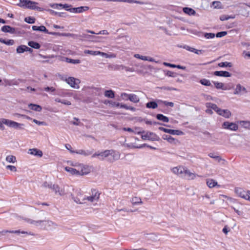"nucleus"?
<instances>
[{
  "mask_svg": "<svg viewBox=\"0 0 250 250\" xmlns=\"http://www.w3.org/2000/svg\"><path fill=\"white\" fill-rule=\"evenodd\" d=\"M120 153L119 152L113 149L105 150L99 153V160L103 161L105 159L110 162L113 163L119 160L120 158Z\"/></svg>",
  "mask_w": 250,
  "mask_h": 250,
  "instance_id": "obj_1",
  "label": "nucleus"
},
{
  "mask_svg": "<svg viewBox=\"0 0 250 250\" xmlns=\"http://www.w3.org/2000/svg\"><path fill=\"white\" fill-rule=\"evenodd\" d=\"M24 220L27 223L34 225L36 227H40L41 229H48L51 227L56 226L55 224L49 220L35 221L29 218H26Z\"/></svg>",
  "mask_w": 250,
  "mask_h": 250,
  "instance_id": "obj_2",
  "label": "nucleus"
},
{
  "mask_svg": "<svg viewBox=\"0 0 250 250\" xmlns=\"http://www.w3.org/2000/svg\"><path fill=\"white\" fill-rule=\"evenodd\" d=\"M2 123L7 126L14 128L15 129H23V127L24 126V125L23 124L18 123L15 121L4 118H2Z\"/></svg>",
  "mask_w": 250,
  "mask_h": 250,
  "instance_id": "obj_3",
  "label": "nucleus"
},
{
  "mask_svg": "<svg viewBox=\"0 0 250 250\" xmlns=\"http://www.w3.org/2000/svg\"><path fill=\"white\" fill-rule=\"evenodd\" d=\"M92 194L89 196H84L82 200L86 202L88 201L91 203L97 201L100 197V193L96 189H93L91 190Z\"/></svg>",
  "mask_w": 250,
  "mask_h": 250,
  "instance_id": "obj_4",
  "label": "nucleus"
},
{
  "mask_svg": "<svg viewBox=\"0 0 250 250\" xmlns=\"http://www.w3.org/2000/svg\"><path fill=\"white\" fill-rule=\"evenodd\" d=\"M144 133L141 136L142 139L144 140H148L152 141H159L160 140V137L153 132H146Z\"/></svg>",
  "mask_w": 250,
  "mask_h": 250,
  "instance_id": "obj_5",
  "label": "nucleus"
},
{
  "mask_svg": "<svg viewBox=\"0 0 250 250\" xmlns=\"http://www.w3.org/2000/svg\"><path fill=\"white\" fill-rule=\"evenodd\" d=\"M222 127L224 129L234 131L237 130L238 129V126L236 124L228 121L224 122L222 124Z\"/></svg>",
  "mask_w": 250,
  "mask_h": 250,
  "instance_id": "obj_6",
  "label": "nucleus"
},
{
  "mask_svg": "<svg viewBox=\"0 0 250 250\" xmlns=\"http://www.w3.org/2000/svg\"><path fill=\"white\" fill-rule=\"evenodd\" d=\"M91 167L88 165H84L83 164H80L79 165V175H84L89 173L91 171Z\"/></svg>",
  "mask_w": 250,
  "mask_h": 250,
  "instance_id": "obj_7",
  "label": "nucleus"
},
{
  "mask_svg": "<svg viewBox=\"0 0 250 250\" xmlns=\"http://www.w3.org/2000/svg\"><path fill=\"white\" fill-rule=\"evenodd\" d=\"M66 83L69 84L72 87L75 88H79L78 84L80 83V81L79 79H75L74 77H70L65 79Z\"/></svg>",
  "mask_w": 250,
  "mask_h": 250,
  "instance_id": "obj_8",
  "label": "nucleus"
},
{
  "mask_svg": "<svg viewBox=\"0 0 250 250\" xmlns=\"http://www.w3.org/2000/svg\"><path fill=\"white\" fill-rule=\"evenodd\" d=\"M159 129L166 133H167L172 135H182L184 134V132L179 130L167 129L163 127H159Z\"/></svg>",
  "mask_w": 250,
  "mask_h": 250,
  "instance_id": "obj_9",
  "label": "nucleus"
},
{
  "mask_svg": "<svg viewBox=\"0 0 250 250\" xmlns=\"http://www.w3.org/2000/svg\"><path fill=\"white\" fill-rule=\"evenodd\" d=\"M32 29L34 31H38L41 32H43L45 33L50 34V35H56L58 33L55 32H49L48 30L46 28V27L43 25H41L40 26H32Z\"/></svg>",
  "mask_w": 250,
  "mask_h": 250,
  "instance_id": "obj_10",
  "label": "nucleus"
},
{
  "mask_svg": "<svg viewBox=\"0 0 250 250\" xmlns=\"http://www.w3.org/2000/svg\"><path fill=\"white\" fill-rule=\"evenodd\" d=\"M185 168L186 167L182 166H178L172 168L171 169V171L175 174L178 175H181V176H183Z\"/></svg>",
  "mask_w": 250,
  "mask_h": 250,
  "instance_id": "obj_11",
  "label": "nucleus"
},
{
  "mask_svg": "<svg viewBox=\"0 0 250 250\" xmlns=\"http://www.w3.org/2000/svg\"><path fill=\"white\" fill-rule=\"evenodd\" d=\"M89 7L88 6H80L79 7H72L71 9L69 10V12L75 13H80L86 11L89 9Z\"/></svg>",
  "mask_w": 250,
  "mask_h": 250,
  "instance_id": "obj_12",
  "label": "nucleus"
},
{
  "mask_svg": "<svg viewBox=\"0 0 250 250\" xmlns=\"http://www.w3.org/2000/svg\"><path fill=\"white\" fill-rule=\"evenodd\" d=\"M38 3L35 1H31L29 0L27 1V3L26 5L25 8H28L32 10H41V8L37 6V5Z\"/></svg>",
  "mask_w": 250,
  "mask_h": 250,
  "instance_id": "obj_13",
  "label": "nucleus"
},
{
  "mask_svg": "<svg viewBox=\"0 0 250 250\" xmlns=\"http://www.w3.org/2000/svg\"><path fill=\"white\" fill-rule=\"evenodd\" d=\"M183 176L188 180H193L195 178L196 174L190 172L188 168H185Z\"/></svg>",
  "mask_w": 250,
  "mask_h": 250,
  "instance_id": "obj_14",
  "label": "nucleus"
},
{
  "mask_svg": "<svg viewBox=\"0 0 250 250\" xmlns=\"http://www.w3.org/2000/svg\"><path fill=\"white\" fill-rule=\"evenodd\" d=\"M93 153V149H91V150L79 149V150H75V153L83 155L85 157L88 156L90 155H92V154Z\"/></svg>",
  "mask_w": 250,
  "mask_h": 250,
  "instance_id": "obj_15",
  "label": "nucleus"
},
{
  "mask_svg": "<svg viewBox=\"0 0 250 250\" xmlns=\"http://www.w3.org/2000/svg\"><path fill=\"white\" fill-rule=\"evenodd\" d=\"M50 188L52 189L55 193H58L60 196H62L65 194L64 190L61 189L57 185H52V186L50 187Z\"/></svg>",
  "mask_w": 250,
  "mask_h": 250,
  "instance_id": "obj_16",
  "label": "nucleus"
},
{
  "mask_svg": "<svg viewBox=\"0 0 250 250\" xmlns=\"http://www.w3.org/2000/svg\"><path fill=\"white\" fill-rule=\"evenodd\" d=\"M213 75L216 76L230 77L231 74L226 71H216L213 72Z\"/></svg>",
  "mask_w": 250,
  "mask_h": 250,
  "instance_id": "obj_17",
  "label": "nucleus"
},
{
  "mask_svg": "<svg viewBox=\"0 0 250 250\" xmlns=\"http://www.w3.org/2000/svg\"><path fill=\"white\" fill-rule=\"evenodd\" d=\"M28 153L39 157H42L43 155L42 151L37 148L29 149L28 150Z\"/></svg>",
  "mask_w": 250,
  "mask_h": 250,
  "instance_id": "obj_18",
  "label": "nucleus"
},
{
  "mask_svg": "<svg viewBox=\"0 0 250 250\" xmlns=\"http://www.w3.org/2000/svg\"><path fill=\"white\" fill-rule=\"evenodd\" d=\"M82 37L84 38L85 40L88 41H90L92 42H98L97 39L100 38V37H96L94 36H92L88 34H83L82 35Z\"/></svg>",
  "mask_w": 250,
  "mask_h": 250,
  "instance_id": "obj_19",
  "label": "nucleus"
},
{
  "mask_svg": "<svg viewBox=\"0 0 250 250\" xmlns=\"http://www.w3.org/2000/svg\"><path fill=\"white\" fill-rule=\"evenodd\" d=\"M218 114L226 118H229L231 116V113L228 109H220L219 110Z\"/></svg>",
  "mask_w": 250,
  "mask_h": 250,
  "instance_id": "obj_20",
  "label": "nucleus"
},
{
  "mask_svg": "<svg viewBox=\"0 0 250 250\" xmlns=\"http://www.w3.org/2000/svg\"><path fill=\"white\" fill-rule=\"evenodd\" d=\"M206 183L209 188H213L215 186H217L218 187H220V185H218L217 182L212 179H207Z\"/></svg>",
  "mask_w": 250,
  "mask_h": 250,
  "instance_id": "obj_21",
  "label": "nucleus"
},
{
  "mask_svg": "<svg viewBox=\"0 0 250 250\" xmlns=\"http://www.w3.org/2000/svg\"><path fill=\"white\" fill-rule=\"evenodd\" d=\"M1 31L4 32L13 34L15 32V29L9 25H4L2 27Z\"/></svg>",
  "mask_w": 250,
  "mask_h": 250,
  "instance_id": "obj_22",
  "label": "nucleus"
},
{
  "mask_svg": "<svg viewBox=\"0 0 250 250\" xmlns=\"http://www.w3.org/2000/svg\"><path fill=\"white\" fill-rule=\"evenodd\" d=\"M83 197V196L81 193H80L78 194V197H74L73 196L72 199L77 204H83L86 203V202L82 200Z\"/></svg>",
  "mask_w": 250,
  "mask_h": 250,
  "instance_id": "obj_23",
  "label": "nucleus"
},
{
  "mask_svg": "<svg viewBox=\"0 0 250 250\" xmlns=\"http://www.w3.org/2000/svg\"><path fill=\"white\" fill-rule=\"evenodd\" d=\"M212 83L214 84V86L216 87V88H217L218 89H222L224 90H226L229 89L228 88L225 86L224 84L222 83H220V82H214V81H213Z\"/></svg>",
  "mask_w": 250,
  "mask_h": 250,
  "instance_id": "obj_24",
  "label": "nucleus"
},
{
  "mask_svg": "<svg viewBox=\"0 0 250 250\" xmlns=\"http://www.w3.org/2000/svg\"><path fill=\"white\" fill-rule=\"evenodd\" d=\"M244 91L247 92V90L245 87L242 86L240 84H237L236 86V88L235 89V91L234 92V94H241V91Z\"/></svg>",
  "mask_w": 250,
  "mask_h": 250,
  "instance_id": "obj_25",
  "label": "nucleus"
},
{
  "mask_svg": "<svg viewBox=\"0 0 250 250\" xmlns=\"http://www.w3.org/2000/svg\"><path fill=\"white\" fill-rule=\"evenodd\" d=\"M206 106L208 108H211L213 110H214L215 111H216L218 114L219 113V110H220V108H219L216 104L211 103H208L206 104Z\"/></svg>",
  "mask_w": 250,
  "mask_h": 250,
  "instance_id": "obj_26",
  "label": "nucleus"
},
{
  "mask_svg": "<svg viewBox=\"0 0 250 250\" xmlns=\"http://www.w3.org/2000/svg\"><path fill=\"white\" fill-rule=\"evenodd\" d=\"M183 12L189 16L195 15L196 14L195 11L191 8L184 7L183 9Z\"/></svg>",
  "mask_w": 250,
  "mask_h": 250,
  "instance_id": "obj_27",
  "label": "nucleus"
},
{
  "mask_svg": "<svg viewBox=\"0 0 250 250\" xmlns=\"http://www.w3.org/2000/svg\"><path fill=\"white\" fill-rule=\"evenodd\" d=\"M65 170L72 175H79V169H76L73 167H65Z\"/></svg>",
  "mask_w": 250,
  "mask_h": 250,
  "instance_id": "obj_28",
  "label": "nucleus"
},
{
  "mask_svg": "<svg viewBox=\"0 0 250 250\" xmlns=\"http://www.w3.org/2000/svg\"><path fill=\"white\" fill-rule=\"evenodd\" d=\"M54 8H58V9L64 8L66 11H69V9H71V8L72 7H71V5H69V4H56V6L54 7Z\"/></svg>",
  "mask_w": 250,
  "mask_h": 250,
  "instance_id": "obj_29",
  "label": "nucleus"
},
{
  "mask_svg": "<svg viewBox=\"0 0 250 250\" xmlns=\"http://www.w3.org/2000/svg\"><path fill=\"white\" fill-rule=\"evenodd\" d=\"M237 123L243 127L250 129V121H239Z\"/></svg>",
  "mask_w": 250,
  "mask_h": 250,
  "instance_id": "obj_30",
  "label": "nucleus"
},
{
  "mask_svg": "<svg viewBox=\"0 0 250 250\" xmlns=\"http://www.w3.org/2000/svg\"><path fill=\"white\" fill-rule=\"evenodd\" d=\"M28 107L31 109L36 111H38V112L41 111V110L42 109V107L40 105L35 104H29L28 105Z\"/></svg>",
  "mask_w": 250,
  "mask_h": 250,
  "instance_id": "obj_31",
  "label": "nucleus"
},
{
  "mask_svg": "<svg viewBox=\"0 0 250 250\" xmlns=\"http://www.w3.org/2000/svg\"><path fill=\"white\" fill-rule=\"evenodd\" d=\"M156 118L158 120L161 121L165 123H168L169 122L168 118L161 114H158L156 115Z\"/></svg>",
  "mask_w": 250,
  "mask_h": 250,
  "instance_id": "obj_32",
  "label": "nucleus"
},
{
  "mask_svg": "<svg viewBox=\"0 0 250 250\" xmlns=\"http://www.w3.org/2000/svg\"><path fill=\"white\" fill-rule=\"evenodd\" d=\"M146 107L148 108L155 109L158 107V103L155 101H151L146 103Z\"/></svg>",
  "mask_w": 250,
  "mask_h": 250,
  "instance_id": "obj_33",
  "label": "nucleus"
},
{
  "mask_svg": "<svg viewBox=\"0 0 250 250\" xmlns=\"http://www.w3.org/2000/svg\"><path fill=\"white\" fill-rule=\"evenodd\" d=\"M129 100L134 103H138L140 101L139 97L134 94H131Z\"/></svg>",
  "mask_w": 250,
  "mask_h": 250,
  "instance_id": "obj_34",
  "label": "nucleus"
},
{
  "mask_svg": "<svg viewBox=\"0 0 250 250\" xmlns=\"http://www.w3.org/2000/svg\"><path fill=\"white\" fill-rule=\"evenodd\" d=\"M28 45L32 48L37 49L41 47V45L39 43L34 41L28 42Z\"/></svg>",
  "mask_w": 250,
  "mask_h": 250,
  "instance_id": "obj_35",
  "label": "nucleus"
},
{
  "mask_svg": "<svg viewBox=\"0 0 250 250\" xmlns=\"http://www.w3.org/2000/svg\"><path fill=\"white\" fill-rule=\"evenodd\" d=\"M131 203L133 205L142 204L143 202L140 197H134L131 199Z\"/></svg>",
  "mask_w": 250,
  "mask_h": 250,
  "instance_id": "obj_36",
  "label": "nucleus"
},
{
  "mask_svg": "<svg viewBox=\"0 0 250 250\" xmlns=\"http://www.w3.org/2000/svg\"><path fill=\"white\" fill-rule=\"evenodd\" d=\"M199 82L203 85L213 87L209 80L206 79H202L200 80Z\"/></svg>",
  "mask_w": 250,
  "mask_h": 250,
  "instance_id": "obj_37",
  "label": "nucleus"
},
{
  "mask_svg": "<svg viewBox=\"0 0 250 250\" xmlns=\"http://www.w3.org/2000/svg\"><path fill=\"white\" fill-rule=\"evenodd\" d=\"M65 60L66 62L73 64H78L81 62V61L79 59H72L68 58H65Z\"/></svg>",
  "mask_w": 250,
  "mask_h": 250,
  "instance_id": "obj_38",
  "label": "nucleus"
},
{
  "mask_svg": "<svg viewBox=\"0 0 250 250\" xmlns=\"http://www.w3.org/2000/svg\"><path fill=\"white\" fill-rule=\"evenodd\" d=\"M157 102L158 103L163 104L167 106H170V107H172L174 105V104L173 102H167L166 101H162V100H158L157 101Z\"/></svg>",
  "mask_w": 250,
  "mask_h": 250,
  "instance_id": "obj_39",
  "label": "nucleus"
},
{
  "mask_svg": "<svg viewBox=\"0 0 250 250\" xmlns=\"http://www.w3.org/2000/svg\"><path fill=\"white\" fill-rule=\"evenodd\" d=\"M26 45H21L18 46V47L17 48V49H16L17 53H19V54L22 53L24 52L25 51H26Z\"/></svg>",
  "mask_w": 250,
  "mask_h": 250,
  "instance_id": "obj_40",
  "label": "nucleus"
},
{
  "mask_svg": "<svg viewBox=\"0 0 250 250\" xmlns=\"http://www.w3.org/2000/svg\"><path fill=\"white\" fill-rule=\"evenodd\" d=\"M104 96L109 98H113L115 96L114 92L112 90H106L104 92Z\"/></svg>",
  "mask_w": 250,
  "mask_h": 250,
  "instance_id": "obj_41",
  "label": "nucleus"
},
{
  "mask_svg": "<svg viewBox=\"0 0 250 250\" xmlns=\"http://www.w3.org/2000/svg\"><path fill=\"white\" fill-rule=\"evenodd\" d=\"M162 138L164 140H167L170 143H173L175 141V139L170 135L164 134L163 135Z\"/></svg>",
  "mask_w": 250,
  "mask_h": 250,
  "instance_id": "obj_42",
  "label": "nucleus"
},
{
  "mask_svg": "<svg viewBox=\"0 0 250 250\" xmlns=\"http://www.w3.org/2000/svg\"><path fill=\"white\" fill-rule=\"evenodd\" d=\"M235 192L238 196L241 197L242 195L243 194V193H245L246 192V190H244L243 189L241 188H235Z\"/></svg>",
  "mask_w": 250,
  "mask_h": 250,
  "instance_id": "obj_43",
  "label": "nucleus"
},
{
  "mask_svg": "<svg viewBox=\"0 0 250 250\" xmlns=\"http://www.w3.org/2000/svg\"><path fill=\"white\" fill-rule=\"evenodd\" d=\"M84 53L85 54H88L93 56H96L98 55H100L101 53L100 51H92V50H85L84 51Z\"/></svg>",
  "mask_w": 250,
  "mask_h": 250,
  "instance_id": "obj_44",
  "label": "nucleus"
},
{
  "mask_svg": "<svg viewBox=\"0 0 250 250\" xmlns=\"http://www.w3.org/2000/svg\"><path fill=\"white\" fill-rule=\"evenodd\" d=\"M6 161L8 163H14L16 162V158L13 155H8L6 157Z\"/></svg>",
  "mask_w": 250,
  "mask_h": 250,
  "instance_id": "obj_45",
  "label": "nucleus"
},
{
  "mask_svg": "<svg viewBox=\"0 0 250 250\" xmlns=\"http://www.w3.org/2000/svg\"><path fill=\"white\" fill-rule=\"evenodd\" d=\"M100 55L106 58H114L116 57V55L113 53H110V54H108L106 53L101 52Z\"/></svg>",
  "mask_w": 250,
  "mask_h": 250,
  "instance_id": "obj_46",
  "label": "nucleus"
},
{
  "mask_svg": "<svg viewBox=\"0 0 250 250\" xmlns=\"http://www.w3.org/2000/svg\"><path fill=\"white\" fill-rule=\"evenodd\" d=\"M208 156L210 158H212L218 162H220L222 160L221 158L219 156L216 155L214 153H210L208 154Z\"/></svg>",
  "mask_w": 250,
  "mask_h": 250,
  "instance_id": "obj_47",
  "label": "nucleus"
},
{
  "mask_svg": "<svg viewBox=\"0 0 250 250\" xmlns=\"http://www.w3.org/2000/svg\"><path fill=\"white\" fill-rule=\"evenodd\" d=\"M218 66L221 67H231L232 66V64L231 62H221L220 63H219Z\"/></svg>",
  "mask_w": 250,
  "mask_h": 250,
  "instance_id": "obj_48",
  "label": "nucleus"
},
{
  "mask_svg": "<svg viewBox=\"0 0 250 250\" xmlns=\"http://www.w3.org/2000/svg\"><path fill=\"white\" fill-rule=\"evenodd\" d=\"M241 197L250 202V190L246 191V192L243 193Z\"/></svg>",
  "mask_w": 250,
  "mask_h": 250,
  "instance_id": "obj_49",
  "label": "nucleus"
},
{
  "mask_svg": "<svg viewBox=\"0 0 250 250\" xmlns=\"http://www.w3.org/2000/svg\"><path fill=\"white\" fill-rule=\"evenodd\" d=\"M9 233H16V234H19V233L27 234H29V235H33V234H31V232H28L27 231H21L20 230H10V231H9Z\"/></svg>",
  "mask_w": 250,
  "mask_h": 250,
  "instance_id": "obj_50",
  "label": "nucleus"
},
{
  "mask_svg": "<svg viewBox=\"0 0 250 250\" xmlns=\"http://www.w3.org/2000/svg\"><path fill=\"white\" fill-rule=\"evenodd\" d=\"M24 21L28 23H34L35 22V19L31 17H27L24 19Z\"/></svg>",
  "mask_w": 250,
  "mask_h": 250,
  "instance_id": "obj_51",
  "label": "nucleus"
},
{
  "mask_svg": "<svg viewBox=\"0 0 250 250\" xmlns=\"http://www.w3.org/2000/svg\"><path fill=\"white\" fill-rule=\"evenodd\" d=\"M131 94H127L126 93H122L121 94V97L122 98L123 100L127 101L129 100V96H130Z\"/></svg>",
  "mask_w": 250,
  "mask_h": 250,
  "instance_id": "obj_52",
  "label": "nucleus"
},
{
  "mask_svg": "<svg viewBox=\"0 0 250 250\" xmlns=\"http://www.w3.org/2000/svg\"><path fill=\"white\" fill-rule=\"evenodd\" d=\"M74 120L76 121H71V124H73V125H83V124L82 123L78 118H77L76 117L74 118Z\"/></svg>",
  "mask_w": 250,
  "mask_h": 250,
  "instance_id": "obj_53",
  "label": "nucleus"
},
{
  "mask_svg": "<svg viewBox=\"0 0 250 250\" xmlns=\"http://www.w3.org/2000/svg\"><path fill=\"white\" fill-rule=\"evenodd\" d=\"M144 146H146L151 149H153V150H156L157 148L155 147H153V146H150L149 145H147L146 144H144L143 145H142L140 146H134L133 147L134 148H143V147Z\"/></svg>",
  "mask_w": 250,
  "mask_h": 250,
  "instance_id": "obj_54",
  "label": "nucleus"
},
{
  "mask_svg": "<svg viewBox=\"0 0 250 250\" xmlns=\"http://www.w3.org/2000/svg\"><path fill=\"white\" fill-rule=\"evenodd\" d=\"M234 17L227 16V15H222L220 17V20L222 21H226L229 19H233Z\"/></svg>",
  "mask_w": 250,
  "mask_h": 250,
  "instance_id": "obj_55",
  "label": "nucleus"
},
{
  "mask_svg": "<svg viewBox=\"0 0 250 250\" xmlns=\"http://www.w3.org/2000/svg\"><path fill=\"white\" fill-rule=\"evenodd\" d=\"M215 36V34L212 33H206L204 34V37L208 39H212L214 38Z\"/></svg>",
  "mask_w": 250,
  "mask_h": 250,
  "instance_id": "obj_56",
  "label": "nucleus"
},
{
  "mask_svg": "<svg viewBox=\"0 0 250 250\" xmlns=\"http://www.w3.org/2000/svg\"><path fill=\"white\" fill-rule=\"evenodd\" d=\"M124 65H115L112 67L113 69L114 70H123L124 69Z\"/></svg>",
  "mask_w": 250,
  "mask_h": 250,
  "instance_id": "obj_57",
  "label": "nucleus"
},
{
  "mask_svg": "<svg viewBox=\"0 0 250 250\" xmlns=\"http://www.w3.org/2000/svg\"><path fill=\"white\" fill-rule=\"evenodd\" d=\"M28 0H20V3L18 5L20 7H25Z\"/></svg>",
  "mask_w": 250,
  "mask_h": 250,
  "instance_id": "obj_58",
  "label": "nucleus"
},
{
  "mask_svg": "<svg viewBox=\"0 0 250 250\" xmlns=\"http://www.w3.org/2000/svg\"><path fill=\"white\" fill-rule=\"evenodd\" d=\"M15 116L18 117H22L24 118H25L27 120H32V118L31 117H30L29 116H28L27 115H24V114H19V113H16L15 114Z\"/></svg>",
  "mask_w": 250,
  "mask_h": 250,
  "instance_id": "obj_59",
  "label": "nucleus"
},
{
  "mask_svg": "<svg viewBox=\"0 0 250 250\" xmlns=\"http://www.w3.org/2000/svg\"><path fill=\"white\" fill-rule=\"evenodd\" d=\"M33 122L39 125H46V124L45 122L39 121L36 119H33Z\"/></svg>",
  "mask_w": 250,
  "mask_h": 250,
  "instance_id": "obj_60",
  "label": "nucleus"
},
{
  "mask_svg": "<svg viewBox=\"0 0 250 250\" xmlns=\"http://www.w3.org/2000/svg\"><path fill=\"white\" fill-rule=\"evenodd\" d=\"M227 34V32L226 31H222V32H218L216 34V36L217 38H221V37H224L225 35H226Z\"/></svg>",
  "mask_w": 250,
  "mask_h": 250,
  "instance_id": "obj_61",
  "label": "nucleus"
},
{
  "mask_svg": "<svg viewBox=\"0 0 250 250\" xmlns=\"http://www.w3.org/2000/svg\"><path fill=\"white\" fill-rule=\"evenodd\" d=\"M164 72L165 73V75L167 76H168L171 77H175L174 73L171 71L166 70V71H164Z\"/></svg>",
  "mask_w": 250,
  "mask_h": 250,
  "instance_id": "obj_62",
  "label": "nucleus"
},
{
  "mask_svg": "<svg viewBox=\"0 0 250 250\" xmlns=\"http://www.w3.org/2000/svg\"><path fill=\"white\" fill-rule=\"evenodd\" d=\"M6 169H9L10 170L12 171L15 172L17 171L16 167L14 166L8 165L6 167Z\"/></svg>",
  "mask_w": 250,
  "mask_h": 250,
  "instance_id": "obj_63",
  "label": "nucleus"
},
{
  "mask_svg": "<svg viewBox=\"0 0 250 250\" xmlns=\"http://www.w3.org/2000/svg\"><path fill=\"white\" fill-rule=\"evenodd\" d=\"M65 146L67 150H68L71 153H75V151L73 150L72 149V147H71L70 145H69V144H66L65 145Z\"/></svg>",
  "mask_w": 250,
  "mask_h": 250,
  "instance_id": "obj_64",
  "label": "nucleus"
}]
</instances>
